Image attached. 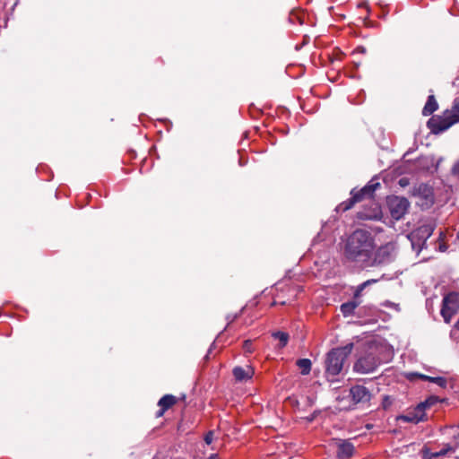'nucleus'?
Segmentation results:
<instances>
[{"label":"nucleus","instance_id":"obj_2","mask_svg":"<svg viewBox=\"0 0 459 459\" xmlns=\"http://www.w3.org/2000/svg\"><path fill=\"white\" fill-rule=\"evenodd\" d=\"M353 344L350 343L344 347L332 349L327 354L325 360V377L328 381L333 382L337 380V377L342 373L344 361L351 352Z\"/></svg>","mask_w":459,"mask_h":459},{"label":"nucleus","instance_id":"obj_16","mask_svg":"<svg viewBox=\"0 0 459 459\" xmlns=\"http://www.w3.org/2000/svg\"><path fill=\"white\" fill-rule=\"evenodd\" d=\"M232 373L237 381H245L252 377L254 370L249 367L247 368L236 367L233 368Z\"/></svg>","mask_w":459,"mask_h":459},{"label":"nucleus","instance_id":"obj_11","mask_svg":"<svg viewBox=\"0 0 459 459\" xmlns=\"http://www.w3.org/2000/svg\"><path fill=\"white\" fill-rule=\"evenodd\" d=\"M429 405V402H423L419 403L412 411H409L404 415H400L397 417V420L403 422H410L417 424L420 421H425L427 420L425 410Z\"/></svg>","mask_w":459,"mask_h":459},{"label":"nucleus","instance_id":"obj_37","mask_svg":"<svg viewBox=\"0 0 459 459\" xmlns=\"http://www.w3.org/2000/svg\"><path fill=\"white\" fill-rule=\"evenodd\" d=\"M456 238L459 239V232L457 233V237Z\"/></svg>","mask_w":459,"mask_h":459},{"label":"nucleus","instance_id":"obj_17","mask_svg":"<svg viewBox=\"0 0 459 459\" xmlns=\"http://www.w3.org/2000/svg\"><path fill=\"white\" fill-rule=\"evenodd\" d=\"M438 108V104L434 95H429L422 109V115L428 117Z\"/></svg>","mask_w":459,"mask_h":459},{"label":"nucleus","instance_id":"obj_24","mask_svg":"<svg viewBox=\"0 0 459 459\" xmlns=\"http://www.w3.org/2000/svg\"><path fill=\"white\" fill-rule=\"evenodd\" d=\"M243 348L247 352H252V342L249 340L244 342Z\"/></svg>","mask_w":459,"mask_h":459},{"label":"nucleus","instance_id":"obj_30","mask_svg":"<svg viewBox=\"0 0 459 459\" xmlns=\"http://www.w3.org/2000/svg\"><path fill=\"white\" fill-rule=\"evenodd\" d=\"M423 453H424V455H423V458H425V459H431V458H433V457H434V456H431V455H432L433 453H430V452H429V450H427V449H426V450H423Z\"/></svg>","mask_w":459,"mask_h":459},{"label":"nucleus","instance_id":"obj_6","mask_svg":"<svg viewBox=\"0 0 459 459\" xmlns=\"http://www.w3.org/2000/svg\"><path fill=\"white\" fill-rule=\"evenodd\" d=\"M379 186H380V184L378 182L370 181L368 184H367L363 188H361L359 191H356L355 189H353L351 192V196L348 200L341 203L336 207V209H335L336 212H343L350 210L351 208H352L354 206V204L356 203L362 201L366 197H371L373 193Z\"/></svg>","mask_w":459,"mask_h":459},{"label":"nucleus","instance_id":"obj_21","mask_svg":"<svg viewBox=\"0 0 459 459\" xmlns=\"http://www.w3.org/2000/svg\"><path fill=\"white\" fill-rule=\"evenodd\" d=\"M428 381L435 383L441 387H446V384H447L446 379L444 377H429L428 378Z\"/></svg>","mask_w":459,"mask_h":459},{"label":"nucleus","instance_id":"obj_8","mask_svg":"<svg viewBox=\"0 0 459 459\" xmlns=\"http://www.w3.org/2000/svg\"><path fill=\"white\" fill-rule=\"evenodd\" d=\"M459 311V293L450 292L446 294L442 301L441 316L446 324H449L452 317Z\"/></svg>","mask_w":459,"mask_h":459},{"label":"nucleus","instance_id":"obj_12","mask_svg":"<svg viewBox=\"0 0 459 459\" xmlns=\"http://www.w3.org/2000/svg\"><path fill=\"white\" fill-rule=\"evenodd\" d=\"M430 235L431 230L427 226L419 228L417 230L413 231L410 236L412 248L417 250V252H420L422 246L426 244V240Z\"/></svg>","mask_w":459,"mask_h":459},{"label":"nucleus","instance_id":"obj_15","mask_svg":"<svg viewBox=\"0 0 459 459\" xmlns=\"http://www.w3.org/2000/svg\"><path fill=\"white\" fill-rule=\"evenodd\" d=\"M354 446L347 440H342L337 443L336 455L339 459H347L353 454Z\"/></svg>","mask_w":459,"mask_h":459},{"label":"nucleus","instance_id":"obj_33","mask_svg":"<svg viewBox=\"0 0 459 459\" xmlns=\"http://www.w3.org/2000/svg\"><path fill=\"white\" fill-rule=\"evenodd\" d=\"M356 51L359 52V53H365L366 49L363 47H359V48H356Z\"/></svg>","mask_w":459,"mask_h":459},{"label":"nucleus","instance_id":"obj_14","mask_svg":"<svg viewBox=\"0 0 459 459\" xmlns=\"http://www.w3.org/2000/svg\"><path fill=\"white\" fill-rule=\"evenodd\" d=\"M177 402L178 398L172 394H165L162 396L158 402V405L160 409L157 411L156 417H161L164 412L175 405Z\"/></svg>","mask_w":459,"mask_h":459},{"label":"nucleus","instance_id":"obj_34","mask_svg":"<svg viewBox=\"0 0 459 459\" xmlns=\"http://www.w3.org/2000/svg\"><path fill=\"white\" fill-rule=\"evenodd\" d=\"M459 81V79H455L454 82H453V85L454 86H457V82Z\"/></svg>","mask_w":459,"mask_h":459},{"label":"nucleus","instance_id":"obj_3","mask_svg":"<svg viewBox=\"0 0 459 459\" xmlns=\"http://www.w3.org/2000/svg\"><path fill=\"white\" fill-rule=\"evenodd\" d=\"M456 123H459V98L454 100L451 109H446L442 117H431L428 126L433 134H437Z\"/></svg>","mask_w":459,"mask_h":459},{"label":"nucleus","instance_id":"obj_31","mask_svg":"<svg viewBox=\"0 0 459 459\" xmlns=\"http://www.w3.org/2000/svg\"><path fill=\"white\" fill-rule=\"evenodd\" d=\"M452 446L455 447V449L459 447V434L455 437V444Z\"/></svg>","mask_w":459,"mask_h":459},{"label":"nucleus","instance_id":"obj_36","mask_svg":"<svg viewBox=\"0 0 459 459\" xmlns=\"http://www.w3.org/2000/svg\"><path fill=\"white\" fill-rule=\"evenodd\" d=\"M400 183H401V185H403V184H405V181H404V179H403H403H401V180H400Z\"/></svg>","mask_w":459,"mask_h":459},{"label":"nucleus","instance_id":"obj_1","mask_svg":"<svg viewBox=\"0 0 459 459\" xmlns=\"http://www.w3.org/2000/svg\"><path fill=\"white\" fill-rule=\"evenodd\" d=\"M374 247L375 241L371 233L365 230H357L347 239L344 256L347 260L366 268Z\"/></svg>","mask_w":459,"mask_h":459},{"label":"nucleus","instance_id":"obj_4","mask_svg":"<svg viewBox=\"0 0 459 459\" xmlns=\"http://www.w3.org/2000/svg\"><path fill=\"white\" fill-rule=\"evenodd\" d=\"M396 257V247L394 243H386L377 249H373L368 257L367 267H379L391 264Z\"/></svg>","mask_w":459,"mask_h":459},{"label":"nucleus","instance_id":"obj_28","mask_svg":"<svg viewBox=\"0 0 459 459\" xmlns=\"http://www.w3.org/2000/svg\"><path fill=\"white\" fill-rule=\"evenodd\" d=\"M411 377H419V378H420L422 380H426V381H428V378L429 377V376L419 374V373H411Z\"/></svg>","mask_w":459,"mask_h":459},{"label":"nucleus","instance_id":"obj_9","mask_svg":"<svg viewBox=\"0 0 459 459\" xmlns=\"http://www.w3.org/2000/svg\"><path fill=\"white\" fill-rule=\"evenodd\" d=\"M387 205L392 218L398 221L407 212L410 203L405 197L392 195L387 198Z\"/></svg>","mask_w":459,"mask_h":459},{"label":"nucleus","instance_id":"obj_22","mask_svg":"<svg viewBox=\"0 0 459 459\" xmlns=\"http://www.w3.org/2000/svg\"><path fill=\"white\" fill-rule=\"evenodd\" d=\"M394 398L390 395H385L382 400V407L388 410L394 403Z\"/></svg>","mask_w":459,"mask_h":459},{"label":"nucleus","instance_id":"obj_26","mask_svg":"<svg viewBox=\"0 0 459 459\" xmlns=\"http://www.w3.org/2000/svg\"><path fill=\"white\" fill-rule=\"evenodd\" d=\"M452 173L453 175L459 177V160L454 164Z\"/></svg>","mask_w":459,"mask_h":459},{"label":"nucleus","instance_id":"obj_35","mask_svg":"<svg viewBox=\"0 0 459 459\" xmlns=\"http://www.w3.org/2000/svg\"><path fill=\"white\" fill-rule=\"evenodd\" d=\"M400 183H401V185H403V184H405V181H404V179H403H403H401V180H400Z\"/></svg>","mask_w":459,"mask_h":459},{"label":"nucleus","instance_id":"obj_29","mask_svg":"<svg viewBox=\"0 0 459 459\" xmlns=\"http://www.w3.org/2000/svg\"><path fill=\"white\" fill-rule=\"evenodd\" d=\"M377 213L378 212H375L373 215H368V214H362V213H359V218L361 219H372V218H376L377 216Z\"/></svg>","mask_w":459,"mask_h":459},{"label":"nucleus","instance_id":"obj_7","mask_svg":"<svg viewBox=\"0 0 459 459\" xmlns=\"http://www.w3.org/2000/svg\"><path fill=\"white\" fill-rule=\"evenodd\" d=\"M411 195L419 199L418 205L422 209L431 207L435 203L433 187L428 184L420 183L413 186Z\"/></svg>","mask_w":459,"mask_h":459},{"label":"nucleus","instance_id":"obj_20","mask_svg":"<svg viewBox=\"0 0 459 459\" xmlns=\"http://www.w3.org/2000/svg\"><path fill=\"white\" fill-rule=\"evenodd\" d=\"M304 20V14L299 12H291L289 16V21L291 23L302 24Z\"/></svg>","mask_w":459,"mask_h":459},{"label":"nucleus","instance_id":"obj_32","mask_svg":"<svg viewBox=\"0 0 459 459\" xmlns=\"http://www.w3.org/2000/svg\"><path fill=\"white\" fill-rule=\"evenodd\" d=\"M425 402H429V405L427 406V408H429L432 404L436 403V399L431 397L429 399H427Z\"/></svg>","mask_w":459,"mask_h":459},{"label":"nucleus","instance_id":"obj_5","mask_svg":"<svg viewBox=\"0 0 459 459\" xmlns=\"http://www.w3.org/2000/svg\"><path fill=\"white\" fill-rule=\"evenodd\" d=\"M381 363L382 359L379 357L378 348L371 346L363 355L358 358L353 369L360 374H368L377 369Z\"/></svg>","mask_w":459,"mask_h":459},{"label":"nucleus","instance_id":"obj_10","mask_svg":"<svg viewBox=\"0 0 459 459\" xmlns=\"http://www.w3.org/2000/svg\"><path fill=\"white\" fill-rule=\"evenodd\" d=\"M377 281V280L371 279L357 286L356 290L354 291V300L348 301L341 305V312L343 314L344 316H349L353 314L355 308L359 305V302H358L356 299L359 297H360L362 291L365 290L366 287Z\"/></svg>","mask_w":459,"mask_h":459},{"label":"nucleus","instance_id":"obj_18","mask_svg":"<svg viewBox=\"0 0 459 459\" xmlns=\"http://www.w3.org/2000/svg\"><path fill=\"white\" fill-rule=\"evenodd\" d=\"M302 375L309 374L311 370V361L308 359H299L296 362Z\"/></svg>","mask_w":459,"mask_h":459},{"label":"nucleus","instance_id":"obj_27","mask_svg":"<svg viewBox=\"0 0 459 459\" xmlns=\"http://www.w3.org/2000/svg\"><path fill=\"white\" fill-rule=\"evenodd\" d=\"M238 316H239V314H235V315H234V316H227V319L229 320V323H228V325H227V326H226V328H225V329H227V328L230 326V325L232 322H234V321L238 317Z\"/></svg>","mask_w":459,"mask_h":459},{"label":"nucleus","instance_id":"obj_25","mask_svg":"<svg viewBox=\"0 0 459 459\" xmlns=\"http://www.w3.org/2000/svg\"><path fill=\"white\" fill-rule=\"evenodd\" d=\"M213 440V432L212 431H209L205 437H204V441L206 444L210 445Z\"/></svg>","mask_w":459,"mask_h":459},{"label":"nucleus","instance_id":"obj_13","mask_svg":"<svg viewBox=\"0 0 459 459\" xmlns=\"http://www.w3.org/2000/svg\"><path fill=\"white\" fill-rule=\"evenodd\" d=\"M350 394L355 403H367L371 398V394L364 385H354L350 389Z\"/></svg>","mask_w":459,"mask_h":459},{"label":"nucleus","instance_id":"obj_23","mask_svg":"<svg viewBox=\"0 0 459 459\" xmlns=\"http://www.w3.org/2000/svg\"><path fill=\"white\" fill-rule=\"evenodd\" d=\"M455 447H453L450 445H446L445 448H443L442 450H440L437 453L432 454L431 456H443V455H446L448 452H455Z\"/></svg>","mask_w":459,"mask_h":459},{"label":"nucleus","instance_id":"obj_19","mask_svg":"<svg viewBox=\"0 0 459 459\" xmlns=\"http://www.w3.org/2000/svg\"><path fill=\"white\" fill-rule=\"evenodd\" d=\"M272 336L276 339V340H279L280 342V348H283L287 345L288 343V341H289V333H285V332H274L273 333Z\"/></svg>","mask_w":459,"mask_h":459}]
</instances>
